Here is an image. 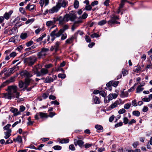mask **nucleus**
I'll use <instances>...</instances> for the list:
<instances>
[{
  "instance_id": "nucleus-1",
  "label": "nucleus",
  "mask_w": 152,
  "mask_h": 152,
  "mask_svg": "<svg viewBox=\"0 0 152 152\" xmlns=\"http://www.w3.org/2000/svg\"><path fill=\"white\" fill-rule=\"evenodd\" d=\"M37 57L32 56L25 58L24 60V62L26 63L29 66H32L37 61Z\"/></svg>"
},
{
  "instance_id": "nucleus-2",
  "label": "nucleus",
  "mask_w": 152,
  "mask_h": 152,
  "mask_svg": "<svg viewBox=\"0 0 152 152\" xmlns=\"http://www.w3.org/2000/svg\"><path fill=\"white\" fill-rule=\"evenodd\" d=\"M62 34V33L60 30L58 31V29L56 28V29L52 31L50 34V36L52 37L51 39L52 41L53 42L54 40L56 37H59Z\"/></svg>"
},
{
  "instance_id": "nucleus-3",
  "label": "nucleus",
  "mask_w": 152,
  "mask_h": 152,
  "mask_svg": "<svg viewBox=\"0 0 152 152\" xmlns=\"http://www.w3.org/2000/svg\"><path fill=\"white\" fill-rule=\"evenodd\" d=\"M68 4V1L67 0H58L56 5L59 9L61 7L65 8Z\"/></svg>"
},
{
  "instance_id": "nucleus-4",
  "label": "nucleus",
  "mask_w": 152,
  "mask_h": 152,
  "mask_svg": "<svg viewBox=\"0 0 152 152\" xmlns=\"http://www.w3.org/2000/svg\"><path fill=\"white\" fill-rule=\"evenodd\" d=\"M17 90V87L15 85L10 86L8 87V92L10 94H14L16 92Z\"/></svg>"
},
{
  "instance_id": "nucleus-5",
  "label": "nucleus",
  "mask_w": 152,
  "mask_h": 152,
  "mask_svg": "<svg viewBox=\"0 0 152 152\" xmlns=\"http://www.w3.org/2000/svg\"><path fill=\"white\" fill-rule=\"evenodd\" d=\"M59 23L61 24H62L64 21H68L69 20V15L66 14L62 18V17H60L59 18Z\"/></svg>"
},
{
  "instance_id": "nucleus-6",
  "label": "nucleus",
  "mask_w": 152,
  "mask_h": 152,
  "mask_svg": "<svg viewBox=\"0 0 152 152\" xmlns=\"http://www.w3.org/2000/svg\"><path fill=\"white\" fill-rule=\"evenodd\" d=\"M49 50V49L47 48H42L41 50L38 53L37 55L39 58L43 56H45L46 55V53Z\"/></svg>"
},
{
  "instance_id": "nucleus-7",
  "label": "nucleus",
  "mask_w": 152,
  "mask_h": 152,
  "mask_svg": "<svg viewBox=\"0 0 152 152\" xmlns=\"http://www.w3.org/2000/svg\"><path fill=\"white\" fill-rule=\"evenodd\" d=\"M31 80V79H29L28 78L25 79L24 82V87L22 89V91H25L26 89H27V88L29 85Z\"/></svg>"
},
{
  "instance_id": "nucleus-8",
  "label": "nucleus",
  "mask_w": 152,
  "mask_h": 152,
  "mask_svg": "<svg viewBox=\"0 0 152 152\" xmlns=\"http://www.w3.org/2000/svg\"><path fill=\"white\" fill-rule=\"evenodd\" d=\"M48 71L46 69L42 68L40 70V72H38L37 74V77H39L41 76H43L48 74Z\"/></svg>"
},
{
  "instance_id": "nucleus-9",
  "label": "nucleus",
  "mask_w": 152,
  "mask_h": 152,
  "mask_svg": "<svg viewBox=\"0 0 152 152\" xmlns=\"http://www.w3.org/2000/svg\"><path fill=\"white\" fill-rule=\"evenodd\" d=\"M21 75L23 76L24 77H26V78H28L31 79L30 77L32 76V75L30 73L28 72L26 70H24L22 71L20 73Z\"/></svg>"
},
{
  "instance_id": "nucleus-10",
  "label": "nucleus",
  "mask_w": 152,
  "mask_h": 152,
  "mask_svg": "<svg viewBox=\"0 0 152 152\" xmlns=\"http://www.w3.org/2000/svg\"><path fill=\"white\" fill-rule=\"evenodd\" d=\"M118 19L119 18L118 17L114 15L111 17L110 19L108 21L107 23L109 25H111L112 24L115 23V21Z\"/></svg>"
},
{
  "instance_id": "nucleus-11",
  "label": "nucleus",
  "mask_w": 152,
  "mask_h": 152,
  "mask_svg": "<svg viewBox=\"0 0 152 152\" xmlns=\"http://www.w3.org/2000/svg\"><path fill=\"white\" fill-rule=\"evenodd\" d=\"M84 143V142L82 140L77 139H74V144L75 146L78 145L80 147H82Z\"/></svg>"
},
{
  "instance_id": "nucleus-12",
  "label": "nucleus",
  "mask_w": 152,
  "mask_h": 152,
  "mask_svg": "<svg viewBox=\"0 0 152 152\" xmlns=\"http://www.w3.org/2000/svg\"><path fill=\"white\" fill-rule=\"evenodd\" d=\"M16 68V66H15L12 68H10L8 70L6 73H5L4 74L5 75L8 76L12 74L14 72V71Z\"/></svg>"
},
{
  "instance_id": "nucleus-13",
  "label": "nucleus",
  "mask_w": 152,
  "mask_h": 152,
  "mask_svg": "<svg viewBox=\"0 0 152 152\" xmlns=\"http://www.w3.org/2000/svg\"><path fill=\"white\" fill-rule=\"evenodd\" d=\"M59 9L57 5L54 6L52 8L48 10V12L49 13H53L54 12H57Z\"/></svg>"
},
{
  "instance_id": "nucleus-14",
  "label": "nucleus",
  "mask_w": 152,
  "mask_h": 152,
  "mask_svg": "<svg viewBox=\"0 0 152 152\" xmlns=\"http://www.w3.org/2000/svg\"><path fill=\"white\" fill-rule=\"evenodd\" d=\"M41 79L44 80V82L45 83H50L53 81V78L49 76H47L46 78H42Z\"/></svg>"
},
{
  "instance_id": "nucleus-15",
  "label": "nucleus",
  "mask_w": 152,
  "mask_h": 152,
  "mask_svg": "<svg viewBox=\"0 0 152 152\" xmlns=\"http://www.w3.org/2000/svg\"><path fill=\"white\" fill-rule=\"evenodd\" d=\"M41 67V66H39V65H37L33 67L32 69L33 71L34 72V74H36L37 77V74L38 72H39V69Z\"/></svg>"
},
{
  "instance_id": "nucleus-16",
  "label": "nucleus",
  "mask_w": 152,
  "mask_h": 152,
  "mask_svg": "<svg viewBox=\"0 0 152 152\" xmlns=\"http://www.w3.org/2000/svg\"><path fill=\"white\" fill-rule=\"evenodd\" d=\"M10 111L14 113V116H16L20 114V112L18 111V109L16 108H11Z\"/></svg>"
},
{
  "instance_id": "nucleus-17",
  "label": "nucleus",
  "mask_w": 152,
  "mask_h": 152,
  "mask_svg": "<svg viewBox=\"0 0 152 152\" xmlns=\"http://www.w3.org/2000/svg\"><path fill=\"white\" fill-rule=\"evenodd\" d=\"M13 11L12 10L10 11L9 12H6L4 15V18L6 20H8L11 14L13 13Z\"/></svg>"
},
{
  "instance_id": "nucleus-18",
  "label": "nucleus",
  "mask_w": 152,
  "mask_h": 152,
  "mask_svg": "<svg viewBox=\"0 0 152 152\" xmlns=\"http://www.w3.org/2000/svg\"><path fill=\"white\" fill-rule=\"evenodd\" d=\"M11 129H9L7 131L4 132V138L5 139H7L9 138L11 136Z\"/></svg>"
},
{
  "instance_id": "nucleus-19",
  "label": "nucleus",
  "mask_w": 152,
  "mask_h": 152,
  "mask_svg": "<svg viewBox=\"0 0 152 152\" xmlns=\"http://www.w3.org/2000/svg\"><path fill=\"white\" fill-rule=\"evenodd\" d=\"M76 39L74 35L72 36L70 38L67 39L66 41V44H70L73 42V40Z\"/></svg>"
},
{
  "instance_id": "nucleus-20",
  "label": "nucleus",
  "mask_w": 152,
  "mask_h": 152,
  "mask_svg": "<svg viewBox=\"0 0 152 152\" xmlns=\"http://www.w3.org/2000/svg\"><path fill=\"white\" fill-rule=\"evenodd\" d=\"M34 5H30V4H28L26 7V10H28L29 11H31L34 9Z\"/></svg>"
},
{
  "instance_id": "nucleus-21",
  "label": "nucleus",
  "mask_w": 152,
  "mask_h": 152,
  "mask_svg": "<svg viewBox=\"0 0 152 152\" xmlns=\"http://www.w3.org/2000/svg\"><path fill=\"white\" fill-rule=\"evenodd\" d=\"M119 101H116L115 102L112 104L110 106V107L111 108V109H113L115 107H116L119 104Z\"/></svg>"
},
{
  "instance_id": "nucleus-22",
  "label": "nucleus",
  "mask_w": 152,
  "mask_h": 152,
  "mask_svg": "<svg viewBox=\"0 0 152 152\" xmlns=\"http://www.w3.org/2000/svg\"><path fill=\"white\" fill-rule=\"evenodd\" d=\"M60 43L59 42H56L55 45L53 46L55 52H56L59 50V45Z\"/></svg>"
},
{
  "instance_id": "nucleus-23",
  "label": "nucleus",
  "mask_w": 152,
  "mask_h": 152,
  "mask_svg": "<svg viewBox=\"0 0 152 152\" xmlns=\"http://www.w3.org/2000/svg\"><path fill=\"white\" fill-rule=\"evenodd\" d=\"M39 116L41 118H47L48 117V115L46 113H45L42 112H40L39 113Z\"/></svg>"
},
{
  "instance_id": "nucleus-24",
  "label": "nucleus",
  "mask_w": 152,
  "mask_h": 152,
  "mask_svg": "<svg viewBox=\"0 0 152 152\" xmlns=\"http://www.w3.org/2000/svg\"><path fill=\"white\" fill-rule=\"evenodd\" d=\"M5 96L6 98L10 99H11L12 97L14 98V94H10L8 92V94H5Z\"/></svg>"
},
{
  "instance_id": "nucleus-25",
  "label": "nucleus",
  "mask_w": 152,
  "mask_h": 152,
  "mask_svg": "<svg viewBox=\"0 0 152 152\" xmlns=\"http://www.w3.org/2000/svg\"><path fill=\"white\" fill-rule=\"evenodd\" d=\"M69 26L67 25H65L63 26L62 28L60 30L62 34L66 30L68 29Z\"/></svg>"
},
{
  "instance_id": "nucleus-26",
  "label": "nucleus",
  "mask_w": 152,
  "mask_h": 152,
  "mask_svg": "<svg viewBox=\"0 0 152 152\" xmlns=\"http://www.w3.org/2000/svg\"><path fill=\"white\" fill-rule=\"evenodd\" d=\"M84 34V33L83 31L80 30L78 31L74 35V36L75 37L76 39L77 38V35L78 34L82 36Z\"/></svg>"
},
{
  "instance_id": "nucleus-27",
  "label": "nucleus",
  "mask_w": 152,
  "mask_h": 152,
  "mask_svg": "<svg viewBox=\"0 0 152 152\" xmlns=\"http://www.w3.org/2000/svg\"><path fill=\"white\" fill-rule=\"evenodd\" d=\"M15 77H11L9 79L6 80V82H7V84H9L10 83L13 82L15 81Z\"/></svg>"
},
{
  "instance_id": "nucleus-28",
  "label": "nucleus",
  "mask_w": 152,
  "mask_h": 152,
  "mask_svg": "<svg viewBox=\"0 0 152 152\" xmlns=\"http://www.w3.org/2000/svg\"><path fill=\"white\" fill-rule=\"evenodd\" d=\"M76 18V16L75 14H72L69 15V20L71 21H73Z\"/></svg>"
},
{
  "instance_id": "nucleus-29",
  "label": "nucleus",
  "mask_w": 152,
  "mask_h": 152,
  "mask_svg": "<svg viewBox=\"0 0 152 152\" xmlns=\"http://www.w3.org/2000/svg\"><path fill=\"white\" fill-rule=\"evenodd\" d=\"M79 2L77 0H75L74 3V7L75 9H77L79 6Z\"/></svg>"
},
{
  "instance_id": "nucleus-30",
  "label": "nucleus",
  "mask_w": 152,
  "mask_h": 152,
  "mask_svg": "<svg viewBox=\"0 0 152 152\" xmlns=\"http://www.w3.org/2000/svg\"><path fill=\"white\" fill-rule=\"evenodd\" d=\"M112 82H113V80L110 81L106 84L107 86V87L109 89L110 91H111L112 90L111 86L112 85Z\"/></svg>"
},
{
  "instance_id": "nucleus-31",
  "label": "nucleus",
  "mask_w": 152,
  "mask_h": 152,
  "mask_svg": "<svg viewBox=\"0 0 152 152\" xmlns=\"http://www.w3.org/2000/svg\"><path fill=\"white\" fill-rule=\"evenodd\" d=\"M140 114V112L138 110L134 111L132 112L133 115L137 117L139 116Z\"/></svg>"
},
{
  "instance_id": "nucleus-32",
  "label": "nucleus",
  "mask_w": 152,
  "mask_h": 152,
  "mask_svg": "<svg viewBox=\"0 0 152 152\" xmlns=\"http://www.w3.org/2000/svg\"><path fill=\"white\" fill-rule=\"evenodd\" d=\"M46 36V34H44L43 35H42L41 37H39L38 39H37L36 40V41L37 42H39L40 41H42L43 39Z\"/></svg>"
},
{
  "instance_id": "nucleus-33",
  "label": "nucleus",
  "mask_w": 152,
  "mask_h": 152,
  "mask_svg": "<svg viewBox=\"0 0 152 152\" xmlns=\"http://www.w3.org/2000/svg\"><path fill=\"white\" fill-rule=\"evenodd\" d=\"M16 141L18 142L19 143H22V139L21 136L18 135L16 138Z\"/></svg>"
},
{
  "instance_id": "nucleus-34",
  "label": "nucleus",
  "mask_w": 152,
  "mask_h": 152,
  "mask_svg": "<svg viewBox=\"0 0 152 152\" xmlns=\"http://www.w3.org/2000/svg\"><path fill=\"white\" fill-rule=\"evenodd\" d=\"M107 22L106 20H103L98 23V25L99 26H102L105 24Z\"/></svg>"
},
{
  "instance_id": "nucleus-35",
  "label": "nucleus",
  "mask_w": 152,
  "mask_h": 152,
  "mask_svg": "<svg viewBox=\"0 0 152 152\" xmlns=\"http://www.w3.org/2000/svg\"><path fill=\"white\" fill-rule=\"evenodd\" d=\"M141 87V86L140 85L137 87L136 89V92L137 93H140L143 90L144 88H142Z\"/></svg>"
},
{
  "instance_id": "nucleus-36",
  "label": "nucleus",
  "mask_w": 152,
  "mask_h": 152,
  "mask_svg": "<svg viewBox=\"0 0 152 152\" xmlns=\"http://www.w3.org/2000/svg\"><path fill=\"white\" fill-rule=\"evenodd\" d=\"M27 37V34L26 33H22L20 36V38L22 39H25Z\"/></svg>"
},
{
  "instance_id": "nucleus-37",
  "label": "nucleus",
  "mask_w": 152,
  "mask_h": 152,
  "mask_svg": "<svg viewBox=\"0 0 152 152\" xmlns=\"http://www.w3.org/2000/svg\"><path fill=\"white\" fill-rule=\"evenodd\" d=\"M24 82L22 80L20 81L19 82L18 86L20 88H22L24 87Z\"/></svg>"
},
{
  "instance_id": "nucleus-38",
  "label": "nucleus",
  "mask_w": 152,
  "mask_h": 152,
  "mask_svg": "<svg viewBox=\"0 0 152 152\" xmlns=\"http://www.w3.org/2000/svg\"><path fill=\"white\" fill-rule=\"evenodd\" d=\"M94 102L95 104H98L100 103V101L98 97L95 96L94 99Z\"/></svg>"
},
{
  "instance_id": "nucleus-39",
  "label": "nucleus",
  "mask_w": 152,
  "mask_h": 152,
  "mask_svg": "<svg viewBox=\"0 0 152 152\" xmlns=\"http://www.w3.org/2000/svg\"><path fill=\"white\" fill-rule=\"evenodd\" d=\"M113 95L111 94H110L108 96V100L106 101V103H108L110 101V100H112L113 99Z\"/></svg>"
},
{
  "instance_id": "nucleus-40",
  "label": "nucleus",
  "mask_w": 152,
  "mask_h": 152,
  "mask_svg": "<svg viewBox=\"0 0 152 152\" xmlns=\"http://www.w3.org/2000/svg\"><path fill=\"white\" fill-rule=\"evenodd\" d=\"M128 96V93L127 92L122 91L121 93L122 97H127Z\"/></svg>"
},
{
  "instance_id": "nucleus-41",
  "label": "nucleus",
  "mask_w": 152,
  "mask_h": 152,
  "mask_svg": "<svg viewBox=\"0 0 152 152\" xmlns=\"http://www.w3.org/2000/svg\"><path fill=\"white\" fill-rule=\"evenodd\" d=\"M53 148L56 150H60L61 149L62 147L59 145H55L53 146Z\"/></svg>"
},
{
  "instance_id": "nucleus-42",
  "label": "nucleus",
  "mask_w": 152,
  "mask_h": 152,
  "mask_svg": "<svg viewBox=\"0 0 152 152\" xmlns=\"http://www.w3.org/2000/svg\"><path fill=\"white\" fill-rule=\"evenodd\" d=\"M69 139H64L61 140L60 142L61 143H67L69 142Z\"/></svg>"
},
{
  "instance_id": "nucleus-43",
  "label": "nucleus",
  "mask_w": 152,
  "mask_h": 152,
  "mask_svg": "<svg viewBox=\"0 0 152 152\" xmlns=\"http://www.w3.org/2000/svg\"><path fill=\"white\" fill-rule=\"evenodd\" d=\"M91 37L92 38H94L95 37L96 38H98L100 36L97 33H94L93 34L91 35Z\"/></svg>"
},
{
  "instance_id": "nucleus-44",
  "label": "nucleus",
  "mask_w": 152,
  "mask_h": 152,
  "mask_svg": "<svg viewBox=\"0 0 152 152\" xmlns=\"http://www.w3.org/2000/svg\"><path fill=\"white\" fill-rule=\"evenodd\" d=\"M95 127L97 130H101L103 129V127L101 125H96L95 126Z\"/></svg>"
},
{
  "instance_id": "nucleus-45",
  "label": "nucleus",
  "mask_w": 152,
  "mask_h": 152,
  "mask_svg": "<svg viewBox=\"0 0 152 152\" xmlns=\"http://www.w3.org/2000/svg\"><path fill=\"white\" fill-rule=\"evenodd\" d=\"M131 103H126L125 104L124 108L126 109H128L131 107Z\"/></svg>"
},
{
  "instance_id": "nucleus-46",
  "label": "nucleus",
  "mask_w": 152,
  "mask_h": 152,
  "mask_svg": "<svg viewBox=\"0 0 152 152\" xmlns=\"http://www.w3.org/2000/svg\"><path fill=\"white\" fill-rule=\"evenodd\" d=\"M36 47H37L36 45H33L30 47H29L28 48L26 49H25V51H29L31 50L34 49V48H36Z\"/></svg>"
},
{
  "instance_id": "nucleus-47",
  "label": "nucleus",
  "mask_w": 152,
  "mask_h": 152,
  "mask_svg": "<svg viewBox=\"0 0 152 152\" xmlns=\"http://www.w3.org/2000/svg\"><path fill=\"white\" fill-rule=\"evenodd\" d=\"M126 0H122L121 1V2L120 4V5L119 7L120 9L122 8L124 6V3L126 2Z\"/></svg>"
},
{
  "instance_id": "nucleus-48",
  "label": "nucleus",
  "mask_w": 152,
  "mask_h": 152,
  "mask_svg": "<svg viewBox=\"0 0 152 152\" xmlns=\"http://www.w3.org/2000/svg\"><path fill=\"white\" fill-rule=\"evenodd\" d=\"M119 83V81H113V82H112V85L115 87H116L118 85Z\"/></svg>"
},
{
  "instance_id": "nucleus-49",
  "label": "nucleus",
  "mask_w": 152,
  "mask_h": 152,
  "mask_svg": "<svg viewBox=\"0 0 152 152\" xmlns=\"http://www.w3.org/2000/svg\"><path fill=\"white\" fill-rule=\"evenodd\" d=\"M33 43L34 42L30 40L29 41L27 42L26 44V45L27 47H29L33 44Z\"/></svg>"
},
{
  "instance_id": "nucleus-50",
  "label": "nucleus",
  "mask_w": 152,
  "mask_h": 152,
  "mask_svg": "<svg viewBox=\"0 0 152 152\" xmlns=\"http://www.w3.org/2000/svg\"><path fill=\"white\" fill-rule=\"evenodd\" d=\"M66 75L64 74H59L58 75V77L62 79H64L66 77Z\"/></svg>"
},
{
  "instance_id": "nucleus-51",
  "label": "nucleus",
  "mask_w": 152,
  "mask_h": 152,
  "mask_svg": "<svg viewBox=\"0 0 152 152\" xmlns=\"http://www.w3.org/2000/svg\"><path fill=\"white\" fill-rule=\"evenodd\" d=\"M54 24L53 22L52 21H49L47 22L46 25L48 26H49Z\"/></svg>"
},
{
  "instance_id": "nucleus-52",
  "label": "nucleus",
  "mask_w": 152,
  "mask_h": 152,
  "mask_svg": "<svg viewBox=\"0 0 152 152\" xmlns=\"http://www.w3.org/2000/svg\"><path fill=\"white\" fill-rule=\"evenodd\" d=\"M20 11L23 14L26 15V14L24 9L22 7H20L19 9Z\"/></svg>"
},
{
  "instance_id": "nucleus-53",
  "label": "nucleus",
  "mask_w": 152,
  "mask_h": 152,
  "mask_svg": "<svg viewBox=\"0 0 152 152\" xmlns=\"http://www.w3.org/2000/svg\"><path fill=\"white\" fill-rule=\"evenodd\" d=\"M124 120V123L125 124H127V123H128L129 122V119L127 117H124L123 118Z\"/></svg>"
},
{
  "instance_id": "nucleus-54",
  "label": "nucleus",
  "mask_w": 152,
  "mask_h": 152,
  "mask_svg": "<svg viewBox=\"0 0 152 152\" xmlns=\"http://www.w3.org/2000/svg\"><path fill=\"white\" fill-rule=\"evenodd\" d=\"M11 125L10 124H8L6 126L4 127V130H8L9 129V128L10 127Z\"/></svg>"
},
{
  "instance_id": "nucleus-55",
  "label": "nucleus",
  "mask_w": 152,
  "mask_h": 152,
  "mask_svg": "<svg viewBox=\"0 0 152 152\" xmlns=\"http://www.w3.org/2000/svg\"><path fill=\"white\" fill-rule=\"evenodd\" d=\"M23 46L24 45H21L18 47L16 49V50H18L19 51H20L23 48Z\"/></svg>"
},
{
  "instance_id": "nucleus-56",
  "label": "nucleus",
  "mask_w": 152,
  "mask_h": 152,
  "mask_svg": "<svg viewBox=\"0 0 152 152\" xmlns=\"http://www.w3.org/2000/svg\"><path fill=\"white\" fill-rule=\"evenodd\" d=\"M49 95V94L48 93H44L43 94L42 97L44 99L47 98Z\"/></svg>"
},
{
  "instance_id": "nucleus-57",
  "label": "nucleus",
  "mask_w": 152,
  "mask_h": 152,
  "mask_svg": "<svg viewBox=\"0 0 152 152\" xmlns=\"http://www.w3.org/2000/svg\"><path fill=\"white\" fill-rule=\"evenodd\" d=\"M34 18H32L30 19H28L26 21L25 23L26 24H28L31 22H33L34 21Z\"/></svg>"
},
{
  "instance_id": "nucleus-58",
  "label": "nucleus",
  "mask_w": 152,
  "mask_h": 152,
  "mask_svg": "<svg viewBox=\"0 0 152 152\" xmlns=\"http://www.w3.org/2000/svg\"><path fill=\"white\" fill-rule=\"evenodd\" d=\"M99 93L100 95L102 96L103 97H105L106 95V94L105 93V92L103 91H100L99 92Z\"/></svg>"
},
{
  "instance_id": "nucleus-59",
  "label": "nucleus",
  "mask_w": 152,
  "mask_h": 152,
  "mask_svg": "<svg viewBox=\"0 0 152 152\" xmlns=\"http://www.w3.org/2000/svg\"><path fill=\"white\" fill-rule=\"evenodd\" d=\"M126 112V110L122 108L118 112V113L120 114H123Z\"/></svg>"
},
{
  "instance_id": "nucleus-60",
  "label": "nucleus",
  "mask_w": 152,
  "mask_h": 152,
  "mask_svg": "<svg viewBox=\"0 0 152 152\" xmlns=\"http://www.w3.org/2000/svg\"><path fill=\"white\" fill-rule=\"evenodd\" d=\"M16 29L15 28H13L10 29L9 31L10 34H12L14 32H15Z\"/></svg>"
},
{
  "instance_id": "nucleus-61",
  "label": "nucleus",
  "mask_w": 152,
  "mask_h": 152,
  "mask_svg": "<svg viewBox=\"0 0 152 152\" xmlns=\"http://www.w3.org/2000/svg\"><path fill=\"white\" fill-rule=\"evenodd\" d=\"M16 55V53L15 52H13L10 55L11 57H14Z\"/></svg>"
},
{
  "instance_id": "nucleus-62",
  "label": "nucleus",
  "mask_w": 152,
  "mask_h": 152,
  "mask_svg": "<svg viewBox=\"0 0 152 152\" xmlns=\"http://www.w3.org/2000/svg\"><path fill=\"white\" fill-rule=\"evenodd\" d=\"M69 147V149L72 151H75V149L74 145L73 144L70 145Z\"/></svg>"
},
{
  "instance_id": "nucleus-63",
  "label": "nucleus",
  "mask_w": 152,
  "mask_h": 152,
  "mask_svg": "<svg viewBox=\"0 0 152 152\" xmlns=\"http://www.w3.org/2000/svg\"><path fill=\"white\" fill-rule=\"evenodd\" d=\"M66 33H64L62 35L61 39L62 40H64L66 39Z\"/></svg>"
},
{
  "instance_id": "nucleus-64",
  "label": "nucleus",
  "mask_w": 152,
  "mask_h": 152,
  "mask_svg": "<svg viewBox=\"0 0 152 152\" xmlns=\"http://www.w3.org/2000/svg\"><path fill=\"white\" fill-rule=\"evenodd\" d=\"M92 8L91 5H88V6H86L85 7V9L87 10H90Z\"/></svg>"
}]
</instances>
